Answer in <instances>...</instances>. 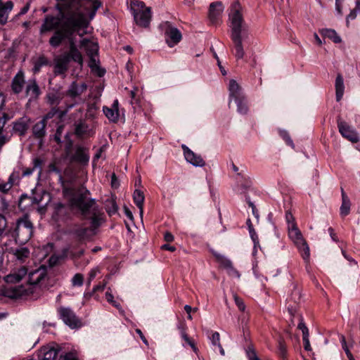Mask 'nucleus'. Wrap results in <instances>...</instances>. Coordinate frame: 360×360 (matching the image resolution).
Returning <instances> with one entry per match:
<instances>
[{
	"mask_svg": "<svg viewBox=\"0 0 360 360\" xmlns=\"http://www.w3.org/2000/svg\"><path fill=\"white\" fill-rule=\"evenodd\" d=\"M57 1L62 18L65 21L61 27L56 30L49 43L51 46L58 47L65 39H68L70 44L69 55L71 59L82 65L83 57L77 47L74 34L77 32L82 37L86 32L84 31L81 33L80 30L87 27L89 22L94 18L101 3L98 0Z\"/></svg>",
	"mask_w": 360,
	"mask_h": 360,
	"instance_id": "f257e3e1",
	"label": "nucleus"
},
{
	"mask_svg": "<svg viewBox=\"0 0 360 360\" xmlns=\"http://www.w3.org/2000/svg\"><path fill=\"white\" fill-rule=\"evenodd\" d=\"M87 190L76 189L64 186V197L72 210L79 211L86 218L91 219V227L94 231L102 222L98 207L94 199L88 198Z\"/></svg>",
	"mask_w": 360,
	"mask_h": 360,
	"instance_id": "f03ea898",
	"label": "nucleus"
},
{
	"mask_svg": "<svg viewBox=\"0 0 360 360\" xmlns=\"http://www.w3.org/2000/svg\"><path fill=\"white\" fill-rule=\"evenodd\" d=\"M231 38L233 41V53L237 60L244 58L245 51L243 41L248 38V27L242 13V7L238 1L233 2L229 14Z\"/></svg>",
	"mask_w": 360,
	"mask_h": 360,
	"instance_id": "7ed1b4c3",
	"label": "nucleus"
},
{
	"mask_svg": "<svg viewBox=\"0 0 360 360\" xmlns=\"http://www.w3.org/2000/svg\"><path fill=\"white\" fill-rule=\"evenodd\" d=\"M46 275L45 267H40L30 272L27 283L11 288L8 290V296L13 298L30 295L34 298L37 297L41 292L40 285L46 279Z\"/></svg>",
	"mask_w": 360,
	"mask_h": 360,
	"instance_id": "20e7f679",
	"label": "nucleus"
},
{
	"mask_svg": "<svg viewBox=\"0 0 360 360\" xmlns=\"http://www.w3.org/2000/svg\"><path fill=\"white\" fill-rule=\"evenodd\" d=\"M34 226L30 218L24 215L6 231L8 240L12 243L25 244L32 238Z\"/></svg>",
	"mask_w": 360,
	"mask_h": 360,
	"instance_id": "39448f33",
	"label": "nucleus"
},
{
	"mask_svg": "<svg viewBox=\"0 0 360 360\" xmlns=\"http://www.w3.org/2000/svg\"><path fill=\"white\" fill-rule=\"evenodd\" d=\"M288 229L289 238L297 246L304 260L308 262L310 257L309 248L296 224H291Z\"/></svg>",
	"mask_w": 360,
	"mask_h": 360,
	"instance_id": "423d86ee",
	"label": "nucleus"
},
{
	"mask_svg": "<svg viewBox=\"0 0 360 360\" xmlns=\"http://www.w3.org/2000/svg\"><path fill=\"white\" fill-rule=\"evenodd\" d=\"M131 10L136 23L139 26L147 27L151 18L150 8H145L143 1H136L131 3Z\"/></svg>",
	"mask_w": 360,
	"mask_h": 360,
	"instance_id": "0eeeda50",
	"label": "nucleus"
},
{
	"mask_svg": "<svg viewBox=\"0 0 360 360\" xmlns=\"http://www.w3.org/2000/svg\"><path fill=\"white\" fill-rule=\"evenodd\" d=\"M79 48L84 51L89 58V65L92 70H95L98 68L99 61L97 58L98 52V44L96 41L83 38L79 41Z\"/></svg>",
	"mask_w": 360,
	"mask_h": 360,
	"instance_id": "6e6552de",
	"label": "nucleus"
},
{
	"mask_svg": "<svg viewBox=\"0 0 360 360\" xmlns=\"http://www.w3.org/2000/svg\"><path fill=\"white\" fill-rule=\"evenodd\" d=\"M160 27L165 33V40L169 46L173 47L181 39L180 31L172 26L170 22L166 21L160 25Z\"/></svg>",
	"mask_w": 360,
	"mask_h": 360,
	"instance_id": "1a4fd4ad",
	"label": "nucleus"
},
{
	"mask_svg": "<svg viewBox=\"0 0 360 360\" xmlns=\"http://www.w3.org/2000/svg\"><path fill=\"white\" fill-rule=\"evenodd\" d=\"M58 314L60 319L70 328H77L81 326V321L70 308L61 307L58 309Z\"/></svg>",
	"mask_w": 360,
	"mask_h": 360,
	"instance_id": "9d476101",
	"label": "nucleus"
},
{
	"mask_svg": "<svg viewBox=\"0 0 360 360\" xmlns=\"http://www.w3.org/2000/svg\"><path fill=\"white\" fill-rule=\"evenodd\" d=\"M338 127L341 135L352 143H357L359 137L354 129L351 127L347 122L338 120Z\"/></svg>",
	"mask_w": 360,
	"mask_h": 360,
	"instance_id": "9b49d317",
	"label": "nucleus"
},
{
	"mask_svg": "<svg viewBox=\"0 0 360 360\" xmlns=\"http://www.w3.org/2000/svg\"><path fill=\"white\" fill-rule=\"evenodd\" d=\"M224 7L221 1L213 2L210 5L208 18L212 25L220 22Z\"/></svg>",
	"mask_w": 360,
	"mask_h": 360,
	"instance_id": "f8f14e48",
	"label": "nucleus"
},
{
	"mask_svg": "<svg viewBox=\"0 0 360 360\" xmlns=\"http://www.w3.org/2000/svg\"><path fill=\"white\" fill-rule=\"evenodd\" d=\"M64 24L63 23L62 19L58 17H54L51 15H47L43 24L41 25L40 32L41 34L46 32H50L53 30H58Z\"/></svg>",
	"mask_w": 360,
	"mask_h": 360,
	"instance_id": "ddd939ff",
	"label": "nucleus"
},
{
	"mask_svg": "<svg viewBox=\"0 0 360 360\" xmlns=\"http://www.w3.org/2000/svg\"><path fill=\"white\" fill-rule=\"evenodd\" d=\"M184 151V155L186 160L195 167H203L205 162L200 155L193 152L188 146L184 144L181 145Z\"/></svg>",
	"mask_w": 360,
	"mask_h": 360,
	"instance_id": "4468645a",
	"label": "nucleus"
},
{
	"mask_svg": "<svg viewBox=\"0 0 360 360\" xmlns=\"http://www.w3.org/2000/svg\"><path fill=\"white\" fill-rule=\"evenodd\" d=\"M229 103L244 98L245 95L243 93L242 87L234 79H231L229 83Z\"/></svg>",
	"mask_w": 360,
	"mask_h": 360,
	"instance_id": "2eb2a0df",
	"label": "nucleus"
},
{
	"mask_svg": "<svg viewBox=\"0 0 360 360\" xmlns=\"http://www.w3.org/2000/svg\"><path fill=\"white\" fill-rule=\"evenodd\" d=\"M73 233L77 240L84 242L89 240L95 234V231L89 227L80 226L75 229Z\"/></svg>",
	"mask_w": 360,
	"mask_h": 360,
	"instance_id": "dca6fc26",
	"label": "nucleus"
},
{
	"mask_svg": "<svg viewBox=\"0 0 360 360\" xmlns=\"http://www.w3.org/2000/svg\"><path fill=\"white\" fill-rule=\"evenodd\" d=\"M30 119L27 116H23L13 122V131L19 135H24L29 128Z\"/></svg>",
	"mask_w": 360,
	"mask_h": 360,
	"instance_id": "f3484780",
	"label": "nucleus"
},
{
	"mask_svg": "<svg viewBox=\"0 0 360 360\" xmlns=\"http://www.w3.org/2000/svg\"><path fill=\"white\" fill-rule=\"evenodd\" d=\"M69 58H71L68 54V56H63L56 59L54 72L56 75L63 74L68 70Z\"/></svg>",
	"mask_w": 360,
	"mask_h": 360,
	"instance_id": "a211bd4d",
	"label": "nucleus"
},
{
	"mask_svg": "<svg viewBox=\"0 0 360 360\" xmlns=\"http://www.w3.org/2000/svg\"><path fill=\"white\" fill-rule=\"evenodd\" d=\"M27 273V269L25 266H22L18 270H15L6 276H5V281L6 283H17L19 282Z\"/></svg>",
	"mask_w": 360,
	"mask_h": 360,
	"instance_id": "6ab92c4d",
	"label": "nucleus"
},
{
	"mask_svg": "<svg viewBox=\"0 0 360 360\" xmlns=\"http://www.w3.org/2000/svg\"><path fill=\"white\" fill-rule=\"evenodd\" d=\"M103 112L112 122H117L119 118L118 101L115 100L110 108L103 107Z\"/></svg>",
	"mask_w": 360,
	"mask_h": 360,
	"instance_id": "aec40b11",
	"label": "nucleus"
},
{
	"mask_svg": "<svg viewBox=\"0 0 360 360\" xmlns=\"http://www.w3.org/2000/svg\"><path fill=\"white\" fill-rule=\"evenodd\" d=\"M86 88L87 86L84 83L78 84L74 82L70 84L67 91V95L71 98H76L84 93Z\"/></svg>",
	"mask_w": 360,
	"mask_h": 360,
	"instance_id": "412c9836",
	"label": "nucleus"
},
{
	"mask_svg": "<svg viewBox=\"0 0 360 360\" xmlns=\"http://www.w3.org/2000/svg\"><path fill=\"white\" fill-rule=\"evenodd\" d=\"M13 8V3L12 1H7L4 6H0V25H4L7 22L9 13Z\"/></svg>",
	"mask_w": 360,
	"mask_h": 360,
	"instance_id": "4be33fe9",
	"label": "nucleus"
},
{
	"mask_svg": "<svg viewBox=\"0 0 360 360\" xmlns=\"http://www.w3.org/2000/svg\"><path fill=\"white\" fill-rule=\"evenodd\" d=\"M46 123L45 120L37 122L32 127V133L35 138L41 139L46 135Z\"/></svg>",
	"mask_w": 360,
	"mask_h": 360,
	"instance_id": "5701e85b",
	"label": "nucleus"
},
{
	"mask_svg": "<svg viewBox=\"0 0 360 360\" xmlns=\"http://www.w3.org/2000/svg\"><path fill=\"white\" fill-rule=\"evenodd\" d=\"M58 351L53 347H45L41 349L39 354L40 360H56Z\"/></svg>",
	"mask_w": 360,
	"mask_h": 360,
	"instance_id": "b1692460",
	"label": "nucleus"
},
{
	"mask_svg": "<svg viewBox=\"0 0 360 360\" xmlns=\"http://www.w3.org/2000/svg\"><path fill=\"white\" fill-rule=\"evenodd\" d=\"M25 83L24 75L22 72H19L13 78L12 82L13 91L18 94L22 91Z\"/></svg>",
	"mask_w": 360,
	"mask_h": 360,
	"instance_id": "393cba45",
	"label": "nucleus"
},
{
	"mask_svg": "<svg viewBox=\"0 0 360 360\" xmlns=\"http://www.w3.org/2000/svg\"><path fill=\"white\" fill-rule=\"evenodd\" d=\"M335 96L337 101H340L345 92V84L342 77L340 75H338L335 79Z\"/></svg>",
	"mask_w": 360,
	"mask_h": 360,
	"instance_id": "a878e982",
	"label": "nucleus"
},
{
	"mask_svg": "<svg viewBox=\"0 0 360 360\" xmlns=\"http://www.w3.org/2000/svg\"><path fill=\"white\" fill-rule=\"evenodd\" d=\"M341 193H342V205H341V207L340 209V212L341 216L345 217L349 214L351 202H350L349 198L347 197V195H346L345 192L344 191V190L342 188Z\"/></svg>",
	"mask_w": 360,
	"mask_h": 360,
	"instance_id": "bb28decb",
	"label": "nucleus"
},
{
	"mask_svg": "<svg viewBox=\"0 0 360 360\" xmlns=\"http://www.w3.org/2000/svg\"><path fill=\"white\" fill-rule=\"evenodd\" d=\"M26 94L31 98H36L40 94V90L34 79L29 81L26 86Z\"/></svg>",
	"mask_w": 360,
	"mask_h": 360,
	"instance_id": "cd10ccee",
	"label": "nucleus"
},
{
	"mask_svg": "<svg viewBox=\"0 0 360 360\" xmlns=\"http://www.w3.org/2000/svg\"><path fill=\"white\" fill-rule=\"evenodd\" d=\"M319 32L323 37L330 39L334 43L338 44L342 41L341 37L335 30L326 28L319 30Z\"/></svg>",
	"mask_w": 360,
	"mask_h": 360,
	"instance_id": "c85d7f7f",
	"label": "nucleus"
},
{
	"mask_svg": "<svg viewBox=\"0 0 360 360\" xmlns=\"http://www.w3.org/2000/svg\"><path fill=\"white\" fill-rule=\"evenodd\" d=\"M133 199L134 203L139 209L140 215L142 216L143 213V202L145 199L143 193L139 189H136L134 192Z\"/></svg>",
	"mask_w": 360,
	"mask_h": 360,
	"instance_id": "c756f323",
	"label": "nucleus"
},
{
	"mask_svg": "<svg viewBox=\"0 0 360 360\" xmlns=\"http://www.w3.org/2000/svg\"><path fill=\"white\" fill-rule=\"evenodd\" d=\"M21 166H18L10 174L7 182L10 183V185L12 187L18 186L20 184L21 179Z\"/></svg>",
	"mask_w": 360,
	"mask_h": 360,
	"instance_id": "7c9ffc66",
	"label": "nucleus"
},
{
	"mask_svg": "<svg viewBox=\"0 0 360 360\" xmlns=\"http://www.w3.org/2000/svg\"><path fill=\"white\" fill-rule=\"evenodd\" d=\"M49 170L51 172H55L58 174H59L58 181L60 183L62 187H63V192L64 193V186L68 188H75L76 189H84L83 188L77 187L73 184L66 181L63 179V176L60 174V171L54 165H50L49 166Z\"/></svg>",
	"mask_w": 360,
	"mask_h": 360,
	"instance_id": "2f4dec72",
	"label": "nucleus"
},
{
	"mask_svg": "<svg viewBox=\"0 0 360 360\" xmlns=\"http://www.w3.org/2000/svg\"><path fill=\"white\" fill-rule=\"evenodd\" d=\"M237 105V112L241 115H246L248 112V105L246 96L235 101Z\"/></svg>",
	"mask_w": 360,
	"mask_h": 360,
	"instance_id": "473e14b6",
	"label": "nucleus"
},
{
	"mask_svg": "<svg viewBox=\"0 0 360 360\" xmlns=\"http://www.w3.org/2000/svg\"><path fill=\"white\" fill-rule=\"evenodd\" d=\"M75 159L79 162L87 163L89 160V156L86 150L82 148H78L75 153Z\"/></svg>",
	"mask_w": 360,
	"mask_h": 360,
	"instance_id": "72a5a7b5",
	"label": "nucleus"
},
{
	"mask_svg": "<svg viewBox=\"0 0 360 360\" xmlns=\"http://www.w3.org/2000/svg\"><path fill=\"white\" fill-rule=\"evenodd\" d=\"M213 255L215 257L217 262L226 269L229 267H231L232 265V262L229 259L225 257L223 255H221L217 252H213Z\"/></svg>",
	"mask_w": 360,
	"mask_h": 360,
	"instance_id": "f704fd0d",
	"label": "nucleus"
},
{
	"mask_svg": "<svg viewBox=\"0 0 360 360\" xmlns=\"http://www.w3.org/2000/svg\"><path fill=\"white\" fill-rule=\"evenodd\" d=\"M14 255L18 261L23 262L29 257L30 251L27 248H20L15 250Z\"/></svg>",
	"mask_w": 360,
	"mask_h": 360,
	"instance_id": "c9c22d12",
	"label": "nucleus"
},
{
	"mask_svg": "<svg viewBox=\"0 0 360 360\" xmlns=\"http://www.w3.org/2000/svg\"><path fill=\"white\" fill-rule=\"evenodd\" d=\"M48 64L47 58L44 56H39L34 63L33 72L37 73L40 71L41 67L45 66Z\"/></svg>",
	"mask_w": 360,
	"mask_h": 360,
	"instance_id": "e433bc0d",
	"label": "nucleus"
},
{
	"mask_svg": "<svg viewBox=\"0 0 360 360\" xmlns=\"http://www.w3.org/2000/svg\"><path fill=\"white\" fill-rule=\"evenodd\" d=\"M7 226V221L6 218L0 214V240H2L4 238H7L6 228Z\"/></svg>",
	"mask_w": 360,
	"mask_h": 360,
	"instance_id": "4c0bfd02",
	"label": "nucleus"
},
{
	"mask_svg": "<svg viewBox=\"0 0 360 360\" xmlns=\"http://www.w3.org/2000/svg\"><path fill=\"white\" fill-rule=\"evenodd\" d=\"M208 338L211 342V344L213 347H217L219 346L220 344V335L218 332H210V335H208Z\"/></svg>",
	"mask_w": 360,
	"mask_h": 360,
	"instance_id": "58836bf2",
	"label": "nucleus"
},
{
	"mask_svg": "<svg viewBox=\"0 0 360 360\" xmlns=\"http://www.w3.org/2000/svg\"><path fill=\"white\" fill-rule=\"evenodd\" d=\"M88 127L84 123L80 122L76 125L75 132L78 136H84L88 132Z\"/></svg>",
	"mask_w": 360,
	"mask_h": 360,
	"instance_id": "ea45409f",
	"label": "nucleus"
},
{
	"mask_svg": "<svg viewBox=\"0 0 360 360\" xmlns=\"http://www.w3.org/2000/svg\"><path fill=\"white\" fill-rule=\"evenodd\" d=\"M181 338L188 345L191 346L195 353L198 352V349L195 345L194 342L187 335L184 331L181 332Z\"/></svg>",
	"mask_w": 360,
	"mask_h": 360,
	"instance_id": "a19ab883",
	"label": "nucleus"
},
{
	"mask_svg": "<svg viewBox=\"0 0 360 360\" xmlns=\"http://www.w3.org/2000/svg\"><path fill=\"white\" fill-rule=\"evenodd\" d=\"M72 285L73 286H82L84 283V277L81 274H76L72 278Z\"/></svg>",
	"mask_w": 360,
	"mask_h": 360,
	"instance_id": "79ce46f5",
	"label": "nucleus"
},
{
	"mask_svg": "<svg viewBox=\"0 0 360 360\" xmlns=\"http://www.w3.org/2000/svg\"><path fill=\"white\" fill-rule=\"evenodd\" d=\"M105 299L109 303H110L112 306H114L117 309H121V306H120V303H118L117 301H115L114 300V296L112 295V294L110 292L107 291L105 292Z\"/></svg>",
	"mask_w": 360,
	"mask_h": 360,
	"instance_id": "37998d69",
	"label": "nucleus"
},
{
	"mask_svg": "<svg viewBox=\"0 0 360 360\" xmlns=\"http://www.w3.org/2000/svg\"><path fill=\"white\" fill-rule=\"evenodd\" d=\"M47 98L51 105H58L60 102V96L56 93L49 94Z\"/></svg>",
	"mask_w": 360,
	"mask_h": 360,
	"instance_id": "c03bdc74",
	"label": "nucleus"
},
{
	"mask_svg": "<svg viewBox=\"0 0 360 360\" xmlns=\"http://www.w3.org/2000/svg\"><path fill=\"white\" fill-rule=\"evenodd\" d=\"M300 323L298 324V328L302 332V337L309 336V330L303 322V319L302 316H299Z\"/></svg>",
	"mask_w": 360,
	"mask_h": 360,
	"instance_id": "a18cd8bd",
	"label": "nucleus"
},
{
	"mask_svg": "<svg viewBox=\"0 0 360 360\" xmlns=\"http://www.w3.org/2000/svg\"><path fill=\"white\" fill-rule=\"evenodd\" d=\"M280 136L283 139V140L286 142V143L292 147H294L293 142L290 139L288 133L285 130L279 131Z\"/></svg>",
	"mask_w": 360,
	"mask_h": 360,
	"instance_id": "49530a36",
	"label": "nucleus"
},
{
	"mask_svg": "<svg viewBox=\"0 0 360 360\" xmlns=\"http://www.w3.org/2000/svg\"><path fill=\"white\" fill-rule=\"evenodd\" d=\"M246 355L249 360H260L257 357L254 349L250 346L246 349Z\"/></svg>",
	"mask_w": 360,
	"mask_h": 360,
	"instance_id": "de8ad7c7",
	"label": "nucleus"
},
{
	"mask_svg": "<svg viewBox=\"0 0 360 360\" xmlns=\"http://www.w3.org/2000/svg\"><path fill=\"white\" fill-rule=\"evenodd\" d=\"M12 188L13 187L10 185V183H8L7 181L0 183V192L2 193H8Z\"/></svg>",
	"mask_w": 360,
	"mask_h": 360,
	"instance_id": "09e8293b",
	"label": "nucleus"
},
{
	"mask_svg": "<svg viewBox=\"0 0 360 360\" xmlns=\"http://www.w3.org/2000/svg\"><path fill=\"white\" fill-rule=\"evenodd\" d=\"M99 273V269L98 268H94L92 269L89 274V278L87 284L89 285L91 284V282L95 278L96 275Z\"/></svg>",
	"mask_w": 360,
	"mask_h": 360,
	"instance_id": "8fccbe9b",
	"label": "nucleus"
},
{
	"mask_svg": "<svg viewBox=\"0 0 360 360\" xmlns=\"http://www.w3.org/2000/svg\"><path fill=\"white\" fill-rule=\"evenodd\" d=\"M233 297H234L236 304L237 305L238 309L242 311H245V305L243 301L236 295H234Z\"/></svg>",
	"mask_w": 360,
	"mask_h": 360,
	"instance_id": "3c124183",
	"label": "nucleus"
},
{
	"mask_svg": "<svg viewBox=\"0 0 360 360\" xmlns=\"http://www.w3.org/2000/svg\"><path fill=\"white\" fill-rule=\"evenodd\" d=\"M285 220L288 224V229L290 228L291 224H296V223L295 222V218L290 212H286Z\"/></svg>",
	"mask_w": 360,
	"mask_h": 360,
	"instance_id": "603ef678",
	"label": "nucleus"
},
{
	"mask_svg": "<svg viewBox=\"0 0 360 360\" xmlns=\"http://www.w3.org/2000/svg\"><path fill=\"white\" fill-rule=\"evenodd\" d=\"M357 12L358 11L355 8L351 10L349 14L346 18V23L347 26L349 25V20H354L356 18Z\"/></svg>",
	"mask_w": 360,
	"mask_h": 360,
	"instance_id": "864d4df0",
	"label": "nucleus"
},
{
	"mask_svg": "<svg viewBox=\"0 0 360 360\" xmlns=\"http://www.w3.org/2000/svg\"><path fill=\"white\" fill-rule=\"evenodd\" d=\"M290 299L295 302H297L300 300V292L299 289L295 288L292 291Z\"/></svg>",
	"mask_w": 360,
	"mask_h": 360,
	"instance_id": "5fc2aeb1",
	"label": "nucleus"
},
{
	"mask_svg": "<svg viewBox=\"0 0 360 360\" xmlns=\"http://www.w3.org/2000/svg\"><path fill=\"white\" fill-rule=\"evenodd\" d=\"M32 163H33V169H36L38 168L41 169V165L43 164V160L39 158H36L33 160ZM41 174V171L39 172V174Z\"/></svg>",
	"mask_w": 360,
	"mask_h": 360,
	"instance_id": "6e6d98bb",
	"label": "nucleus"
},
{
	"mask_svg": "<svg viewBox=\"0 0 360 360\" xmlns=\"http://www.w3.org/2000/svg\"><path fill=\"white\" fill-rule=\"evenodd\" d=\"M228 274L231 276L236 278H240V274L238 271L233 268V265L231 266V267H229L226 269Z\"/></svg>",
	"mask_w": 360,
	"mask_h": 360,
	"instance_id": "4d7b16f0",
	"label": "nucleus"
},
{
	"mask_svg": "<svg viewBox=\"0 0 360 360\" xmlns=\"http://www.w3.org/2000/svg\"><path fill=\"white\" fill-rule=\"evenodd\" d=\"M249 233H250V237L252 239L255 245H256V243H258V237L252 226H249Z\"/></svg>",
	"mask_w": 360,
	"mask_h": 360,
	"instance_id": "13d9d810",
	"label": "nucleus"
},
{
	"mask_svg": "<svg viewBox=\"0 0 360 360\" xmlns=\"http://www.w3.org/2000/svg\"><path fill=\"white\" fill-rule=\"evenodd\" d=\"M21 177L22 176H30L31 175L33 172L34 171V169L32 168H25V169H23V167L21 166Z\"/></svg>",
	"mask_w": 360,
	"mask_h": 360,
	"instance_id": "bf43d9fd",
	"label": "nucleus"
},
{
	"mask_svg": "<svg viewBox=\"0 0 360 360\" xmlns=\"http://www.w3.org/2000/svg\"><path fill=\"white\" fill-rule=\"evenodd\" d=\"M59 360H77L75 354L69 352L65 354L63 356H61Z\"/></svg>",
	"mask_w": 360,
	"mask_h": 360,
	"instance_id": "052dcab7",
	"label": "nucleus"
},
{
	"mask_svg": "<svg viewBox=\"0 0 360 360\" xmlns=\"http://www.w3.org/2000/svg\"><path fill=\"white\" fill-rule=\"evenodd\" d=\"M302 340H303V342H304V349L307 350V351H311V345H310V342H309V336H304V337H302Z\"/></svg>",
	"mask_w": 360,
	"mask_h": 360,
	"instance_id": "680f3d73",
	"label": "nucleus"
},
{
	"mask_svg": "<svg viewBox=\"0 0 360 360\" xmlns=\"http://www.w3.org/2000/svg\"><path fill=\"white\" fill-rule=\"evenodd\" d=\"M343 1L344 0H335V10L338 14L340 15H342L341 4L342 3Z\"/></svg>",
	"mask_w": 360,
	"mask_h": 360,
	"instance_id": "e2e57ef3",
	"label": "nucleus"
},
{
	"mask_svg": "<svg viewBox=\"0 0 360 360\" xmlns=\"http://www.w3.org/2000/svg\"><path fill=\"white\" fill-rule=\"evenodd\" d=\"M137 90L136 88H134V90H131L130 91V97H131V101H130V103L131 104H134V103H136V91Z\"/></svg>",
	"mask_w": 360,
	"mask_h": 360,
	"instance_id": "0e129e2a",
	"label": "nucleus"
},
{
	"mask_svg": "<svg viewBox=\"0 0 360 360\" xmlns=\"http://www.w3.org/2000/svg\"><path fill=\"white\" fill-rule=\"evenodd\" d=\"M288 309L290 316L295 317L297 312L295 307L290 304L288 307Z\"/></svg>",
	"mask_w": 360,
	"mask_h": 360,
	"instance_id": "69168bd1",
	"label": "nucleus"
},
{
	"mask_svg": "<svg viewBox=\"0 0 360 360\" xmlns=\"http://www.w3.org/2000/svg\"><path fill=\"white\" fill-rule=\"evenodd\" d=\"M165 240L167 241V242H172L174 240V236L173 235L169 233V232H167L165 233Z\"/></svg>",
	"mask_w": 360,
	"mask_h": 360,
	"instance_id": "338daca9",
	"label": "nucleus"
},
{
	"mask_svg": "<svg viewBox=\"0 0 360 360\" xmlns=\"http://www.w3.org/2000/svg\"><path fill=\"white\" fill-rule=\"evenodd\" d=\"M279 351L282 356H284L285 354L286 348L285 346L282 342L279 343Z\"/></svg>",
	"mask_w": 360,
	"mask_h": 360,
	"instance_id": "774afa93",
	"label": "nucleus"
}]
</instances>
